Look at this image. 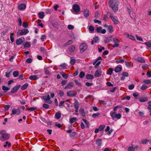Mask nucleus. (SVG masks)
<instances>
[{
	"instance_id": "obj_1",
	"label": "nucleus",
	"mask_w": 151,
	"mask_h": 151,
	"mask_svg": "<svg viewBox=\"0 0 151 151\" xmlns=\"http://www.w3.org/2000/svg\"><path fill=\"white\" fill-rule=\"evenodd\" d=\"M119 1L117 0H113L110 2V7L114 12H116L118 9Z\"/></svg>"
},
{
	"instance_id": "obj_2",
	"label": "nucleus",
	"mask_w": 151,
	"mask_h": 151,
	"mask_svg": "<svg viewBox=\"0 0 151 151\" xmlns=\"http://www.w3.org/2000/svg\"><path fill=\"white\" fill-rule=\"evenodd\" d=\"M0 139L2 141L8 140L10 136L9 134L4 132V131H1L0 132Z\"/></svg>"
},
{
	"instance_id": "obj_3",
	"label": "nucleus",
	"mask_w": 151,
	"mask_h": 151,
	"mask_svg": "<svg viewBox=\"0 0 151 151\" xmlns=\"http://www.w3.org/2000/svg\"><path fill=\"white\" fill-rule=\"evenodd\" d=\"M110 115L113 119L117 118L118 119H120L121 117V114H116L115 112H111Z\"/></svg>"
},
{
	"instance_id": "obj_4",
	"label": "nucleus",
	"mask_w": 151,
	"mask_h": 151,
	"mask_svg": "<svg viewBox=\"0 0 151 151\" xmlns=\"http://www.w3.org/2000/svg\"><path fill=\"white\" fill-rule=\"evenodd\" d=\"M29 31L27 29H24L23 30H19V32L17 33L19 36H21L25 35L28 33Z\"/></svg>"
},
{
	"instance_id": "obj_5",
	"label": "nucleus",
	"mask_w": 151,
	"mask_h": 151,
	"mask_svg": "<svg viewBox=\"0 0 151 151\" xmlns=\"http://www.w3.org/2000/svg\"><path fill=\"white\" fill-rule=\"evenodd\" d=\"M42 98L44 100L45 102L46 103H48L49 104H51L52 103V101L50 100V97L49 95L47 96H42Z\"/></svg>"
},
{
	"instance_id": "obj_6",
	"label": "nucleus",
	"mask_w": 151,
	"mask_h": 151,
	"mask_svg": "<svg viewBox=\"0 0 151 151\" xmlns=\"http://www.w3.org/2000/svg\"><path fill=\"white\" fill-rule=\"evenodd\" d=\"M87 47V45L85 43H83L80 45V52H81L86 50Z\"/></svg>"
},
{
	"instance_id": "obj_7",
	"label": "nucleus",
	"mask_w": 151,
	"mask_h": 151,
	"mask_svg": "<svg viewBox=\"0 0 151 151\" xmlns=\"http://www.w3.org/2000/svg\"><path fill=\"white\" fill-rule=\"evenodd\" d=\"M20 113V111L18 109L13 108L12 111V113L11 114V115H13L17 114L19 115Z\"/></svg>"
},
{
	"instance_id": "obj_8",
	"label": "nucleus",
	"mask_w": 151,
	"mask_h": 151,
	"mask_svg": "<svg viewBox=\"0 0 151 151\" xmlns=\"http://www.w3.org/2000/svg\"><path fill=\"white\" fill-rule=\"evenodd\" d=\"M67 94L68 96L70 97L75 96H76V94L75 91H68L67 92Z\"/></svg>"
},
{
	"instance_id": "obj_9",
	"label": "nucleus",
	"mask_w": 151,
	"mask_h": 151,
	"mask_svg": "<svg viewBox=\"0 0 151 151\" xmlns=\"http://www.w3.org/2000/svg\"><path fill=\"white\" fill-rule=\"evenodd\" d=\"M20 87V85H17L14 87L12 89L11 91V93H14L16 92L19 89Z\"/></svg>"
},
{
	"instance_id": "obj_10",
	"label": "nucleus",
	"mask_w": 151,
	"mask_h": 151,
	"mask_svg": "<svg viewBox=\"0 0 151 151\" xmlns=\"http://www.w3.org/2000/svg\"><path fill=\"white\" fill-rule=\"evenodd\" d=\"M102 27H98L96 29V30L98 32L101 33L102 34H105L106 32V30L105 29H102Z\"/></svg>"
},
{
	"instance_id": "obj_11",
	"label": "nucleus",
	"mask_w": 151,
	"mask_h": 151,
	"mask_svg": "<svg viewBox=\"0 0 151 151\" xmlns=\"http://www.w3.org/2000/svg\"><path fill=\"white\" fill-rule=\"evenodd\" d=\"M73 9L76 12H78L80 11L79 6L78 5H74L73 6Z\"/></svg>"
},
{
	"instance_id": "obj_12",
	"label": "nucleus",
	"mask_w": 151,
	"mask_h": 151,
	"mask_svg": "<svg viewBox=\"0 0 151 151\" xmlns=\"http://www.w3.org/2000/svg\"><path fill=\"white\" fill-rule=\"evenodd\" d=\"M110 17L111 18L112 21L115 24H117L118 23V20L116 19L115 17H114L112 14H110Z\"/></svg>"
},
{
	"instance_id": "obj_13",
	"label": "nucleus",
	"mask_w": 151,
	"mask_h": 151,
	"mask_svg": "<svg viewBox=\"0 0 151 151\" xmlns=\"http://www.w3.org/2000/svg\"><path fill=\"white\" fill-rule=\"evenodd\" d=\"M11 146V143L9 141H6L5 142L4 145V147L6 148L10 147Z\"/></svg>"
},
{
	"instance_id": "obj_14",
	"label": "nucleus",
	"mask_w": 151,
	"mask_h": 151,
	"mask_svg": "<svg viewBox=\"0 0 151 151\" xmlns=\"http://www.w3.org/2000/svg\"><path fill=\"white\" fill-rule=\"evenodd\" d=\"M74 86V84L73 82H71L69 83L68 84L67 86L65 88V89H70L71 88L73 87Z\"/></svg>"
},
{
	"instance_id": "obj_15",
	"label": "nucleus",
	"mask_w": 151,
	"mask_h": 151,
	"mask_svg": "<svg viewBox=\"0 0 151 151\" xmlns=\"http://www.w3.org/2000/svg\"><path fill=\"white\" fill-rule=\"evenodd\" d=\"M135 60L141 63H145V59L141 57H138Z\"/></svg>"
},
{
	"instance_id": "obj_16",
	"label": "nucleus",
	"mask_w": 151,
	"mask_h": 151,
	"mask_svg": "<svg viewBox=\"0 0 151 151\" xmlns=\"http://www.w3.org/2000/svg\"><path fill=\"white\" fill-rule=\"evenodd\" d=\"M23 42V41L21 38H19L16 40V44L17 45H21Z\"/></svg>"
},
{
	"instance_id": "obj_17",
	"label": "nucleus",
	"mask_w": 151,
	"mask_h": 151,
	"mask_svg": "<svg viewBox=\"0 0 151 151\" xmlns=\"http://www.w3.org/2000/svg\"><path fill=\"white\" fill-rule=\"evenodd\" d=\"M104 26L107 27H108V31L110 33H112L113 32V27L111 26H108L107 25H105Z\"/></svg>"
},
{
	"instance_id": "obj_18",
	"label": "nucleus",
	"mask_w": 151,
	"mask_h": 151,
	"mask_svg": "<svg viewBox=\"0 0 151 151\" xmlns=\"http://www.w3.org/2000/svg\"><path fill=\"white\" fill-rule=\"evenodd\" d=\"M101 72L100 71L97 70L96 71L94 74L95 77H98L101 76Z\"/></svg>"
},
{
	"instance_id": "obj_19",
	"label": "nucleus",
	"mask_w": 151,
	"mask_h": 151,
	"mask_svg": "<svg viewBox=\"0 0 151 151\" xmlns=\"http://www.w3.org/2000/svg\"><path fill=\"white\" fill-rule=\"evenodd\" d=\"M26 8V5L24 4H21L19 6V9L20 10H23Z\"/></svg>"
},
{
	"instance_id": "obj_20",
	"label": "nucleus",
	"mask_w": 151,
	"mask_h": 151,
	"mask_svg": "<svg viewBox=\"0 0 151 151\" xmlns=\"http://www.w3.org/2000/svg\"><path fill=\"white\" fill-rule=\"evenodd\" d=\"M122 67L120 66H116L114 69V71L116 73L119 72L120 71L122 70Z\"/></svg>"
},
{
	"instance_id": "obj_21",
	"label": "nucleus",
	"mask_w": 151,
	"mask_h": 151,
	"mask_svg": "<svg viewBox=\"0 0 151 151\" xmlns=\"http://www.w3.org/2000/svg\"><path fill=\"white\" fill-rule=\"evenodd\" d=\"M75 49V47L74 45L70 46L68 48V49L70 52H73Z\"/></svg>"
},
{
	"instance_id": "obj_22",
	"label": "nucleus",
	"mask_w": 151,
	"mask_h": 151,
	"mask_svg": "<svg viewBox=\"0 0 151 151\" xmlns=\"http://www.w3.org/2000/svg\"><path fill=\"white\" fill-rule=\"evenodd\" d=\"M29 78L32 80H36L38 79V77L37 75H32L29 77Z\"/></svg>"
},
{
	"instance_id": "obj_23",
	"label": "nucleus",
	"mask_w": 151,
	"mask_h": 151,
	"mask_svg": "<svg viewBox=\"0 0 151 151\" xmlns=\"http://www.w3.org/2000/svg\"><path fill=\"white\" fill-rule=\"evenodd\" d=\"M127 37H128L130 39L135 40V37L133 36V35L129 34H127Z\"/></svg>"
},
{
	"instance_id": "obj_24",
	"label": "nucleus",
	"mask_w": 151,
	"mask_h": 151,
	"mask_svg": "<svg viewBox=\"0 0 151 151\" xmlns=\"http://www.w3.org/2000/svg\"><path fill=\"white\" fill-rule=\"evenodd\" d=\"M148 100V99L146 97H142L139 98V101L140 102H143L147 101Z\"/></svg>"
},
{
	"instance_id": "obj_25",
	"label": "nucleus",
	"mask_w": 151,
	"mask_h": 151,
	"mask_svg": "<svg viewBox=\"0 0 151 151\" xmlns=\"http://www.w3.org/2000/svg\"><path fill=\"white\" fill-rule=\"evenodd\" d=\"M96 143L98 146H100L102 143V139H97L96 141Z\"/></svg>"
},
{
	"instance_id": "obj_26",
	"label": "nucleus",
	"mask_w": 151,
	"mask_h": 151,
	"mask_svg": "<svg viewBox=\"0 0 151 151\" xmlns=\"http://www.w3.org/2000/svg\"><path fill=\"white\" fill-rule=\"evenodd\" d=\"M83 14L84 17H87L89 15V11L88 10L86 9L84 11Z\"/></svg>"
},
{
	"instance_id": "obj_27",
	"label": "nucleus",
	"mask_w": 151,
	"mask_h": 151,
	"mask_svg": "<svg viewBox=\"0 0 151 151\" xmlns=\"http://www.w3.org/2000/svg\"><path fill=\"white\" fill-rule=\"evenodd\" d=\"M60 74H61L63 78L65 79H67L68 78V74H65V73L63 72H61Z\"/></svg>"
},
{
	"instance_id": "obj_28",
	"label": "nucleus",
	"mask_w": 151,
	"mask_h": 151,
	"mask_svg": "<svg viewBox=\"0 0 151 151\" xmlns=\"http://www.w3.org/2000/svg\"><path fill=\"white\" fill-rule=\"evenodd\" d=\"M79 111L82 114V116H85L86 115V113L84 111L83 109H79Z\"/></svg>"
},
{
	"instance_id": "obj_29",
	"label": "nucleus",
	"mask_w": 151,
	"mask_h": 151,
	"mask_svg": "<svg viewBox=\"0 0 151 151\" xmlns=\"http://www.w3.org/2000/svg\"><path fill=\"white\" fill-rule=\"evenodd\" d=\"M86 77V78L88 79H93L94 78L93 76L91 74H87Z\"/></svg>"
},
{
	"instance_id": "obj_30",
	"label": "nucleus",
	"mask_w": 151,
	"mask_h": 151,
	"mask_svg": "<svg viewBox=\"0 0 151 151\" xmlns=\"http://www.w3.org/2000/svg\"><path fill=\"white\" fill-rule=\"evenodd\" d=\"M38 15L39 16V18L41 19H43L44 16V12H39L38 13Z\"/></svg>"
},
{
	"instance_id": "obj_31",
	"label": "nucleus",
	"mask_w": 151,
	"mask_h": 151,
	"mask_svg": "<svg viewBox=\"0 0 151 151\" xmlns=\"http://www.w3.org/2000/svg\"><path fill=\"white\" fill-rule=\"evenodd\" d=\"M13 75L14 77H17L19 76V72L18 71H14L13 73Z\"/></svg>"
},
{
	"instance_id": "obj_32",
	"label": "nucleus",
	"mask_w": 151,
	"mask_h": 151,
	"mask_svg": "<svg viewBox=\"0 0 151 151\" xmlns=\"http://www.w3.org/2000/svg\"><path fill=\"white\" fill-rule=\"evenodd\" d=\"M55 116L57 119H59L61 117V114L59 112H57L55 114Z\"/></svg>"
},
{
	"instance_id": "obj_33",
	"label": "nucleus",
	"mask_w": 151,
	"mask_h": 151,
	"mask_svg": "<svg viewBox=\"0 0 151 151\" xmlns=\"http://www.w3.org/2000/svg\"><path fill=\"white\" fill-rule=\"evenodd\" d=\"M44 71L46 75H50L51 74L50 71L47 69H45Z\"/></svg>"
},
{
	"instance_id": "obj_34",
	"label": "nucleus",
	"mask_w": 151,
	"mask_h": 151,
	"mask_svg": "<svg viewBox=\"0 0 151 151\" xmlns=\"http://www.w3.org/2000/svg\"><path fill=\"white\" fill-rule=\"evenodd\" d=\"M73 43V41L72 40H69L65 43V46H66L68 45L72 44Z\"/></svg>"
},
{
	"instance_id": "obj_35",
	"label": "nucleus",
	"mask_w": 151,
	"mask_h": 151,
	"mask_svg": "<svg viewBox=\"0 0 151 151\" xmlns=\"http://www.w3.org/2000/svg\"><path fill=\"white\" fill-rule=\"evenodd\" d=\"M26 110H28L29 111H35L37 110V108H34L33 107H31L29 108H26Z\"/></svg>"
},
{
	"instance_id": "obj_36",
	"label": "nucleus",
	"mask_w": 151,
	"mask_h": 151,
	"mask_svg": "<svg viewBox=\"0 0 151 151\" xmlns=\"http://www.w3.org/2000/svg\"><path fill=\"white\" fill-rule=\"evenodd\" d=\"M28 84L27 83H26L24 84L22 87V90H24L26 89L28 87Z\"/></svg>"
},
{
	"instance_id": "obj_37",
	"label": "nucleus",
	"mask_w": 151,
	"mask_h": 151,
	"mask_svg": "<svg viewBox=\"0 0 151 151\" xmlns=\"http://www.w3.org/2000/svg\"><path fill=\"white\" fill-rule=\"evenodd\" d=\"M105 127V126L104 125H101L99 129V131H101L103 130Z\"/></svg>"
},
{
	"instance_id": "obj_38",
	"label": "nucleus",
	"mask_w": 151,
	"mask_h": 151,
	"mask_svg": "<svg viewBox=\"0 0 151 151\" xmlns=\"http://www.w3.org/2000/svg\"><path fill=\"white\" fill-rule=\"evenodd\" d=\"M143 82L146 84H149L151 83V81L149 79H146L143 81Z\"/></svg>"
},
{
	"instance_id": "obj_39",
	"label": "nucleus",
	"mask_w": 151,
	"mask_h": 151,
	"mask_svg": "<svg viewBox=\"0 0 151 151\" xmlns=\"http://www.w3.org/2000/svg\"><path fill=\"white\" fill-rule=\"evenodd\" d=\"M82 120L87 125V127H89V126H90V124L89 123V122L87 121L86 120L84 119H83Z\"/></svg>"
},
{
	"instance_id": "obj_40",
	"label": "nucleus",
	"mask_w": 151,
	"mask_h": 151,
	"mask_svg": "<svg viewBox=\"0 0 151 151\" xmlns=\"http://www.w3.org/2000/svg\"><path fill=\"white\" fill-rule=\"evenodd\" d=\"M77 120V118L76 117H73L70 120V122L71 123H73Z\"/></svg>"
},
{
	"instance_id": "obj_41",
	"label": "nucleus",
	"mask_w": 151,
	"mask_h": 151,
	"mask_svg": "<svg viewBox=\"0 0 151 151\" xmlns=\"http://www.w3.org/2000/svg\"><path fill=\"white\" fill-rule=\"evenodd\" d=\"M76 134L75 132H73L70 134V137H74L76 136Z\"/></svg>"
},
{
	"instance_id": "obj_42",
	"label": "nucleus",
	"mask_w": 151,
	"mask_h": 151,
	"mask_svg": "<svg viewBox=\"0 0 151 151\" xmlns=\"http://www.w3.org/2000/svg\"><path fill=\"white\" fill-rule=\"evenodd\" d=\"M76 62V60L75 59L72 58H71V60L70 61V64L71 65H73Z\"/></svg>"
},
{
	"instance_id": "obj_43",
	"label": "nucleus",
	"mask_w": 151,
	"mask_h": 151,
	"mask_svg": "<svg viewBox=\"0 0 151 151\" xmlns=\"http://www.w3.org/2000/svg\"><path fill=\"white\" fill-rule=\"evenodd\" d=\"M85 75V73L83 71H81L79 75V77L81 78H82Z\"/></svg>"
},
{
	"instance_id": "obj_44",
	"label": "nucleus",
	"mask_w": 151,
	"mask_h": 151,
	"mask_svg": "<svg viewBox=\"0 0 151 151\" xmlns=\"http://www.w3.org/2000/svg\"><path fill=\"white\" fill-rule=\"evenodd\" d=\"M14 35V34L13 33H11L10 35V40L12 42H13L14 41V38L13 37Z\"/></svg>"
},
{
	"instance_id": "obj_45",
	"label": "nucleus",
	"mask_w": 151,
	"mask_h": 151,
	"mask_svg": "<svg viewBox=\"0 0 151 151\" xmlns=\"http://www.w3.org/2000/svg\"><path fill=\"white\" fill-rule=\"evenodd\" d=\"M11 105H5L4 106V108H5V111H7L8 110L9 108L11 107Z\"/></svg>"
},
{
	"instance_id": "obj_46",
	"label": "nucleus",
	"mask_w": 151,
	"mask_h": 151,
	"mask_svg": "<svg viewBox=\"0 0 151 151\" xmlns=\"http://www.w3.org/2000/svg\"><path fill=\"white\" fill-rule=\"evenodd\" d=\"M31 45L29 43L27 42L24 44V47H30Z\"/></svg>"
},
{
	"instance_id": "obj_47",
	"label": "nucleus",
	"mask_w": 151,
	"mask_h": 151,
	"mask_svg": "<svg viewBox=\"0 0 151 151\" xmlns=\"http://www.w3.org/2000/svg\"><path fill=\"white\" fill-rule=\"evenodd\" d=\"M124 60L122 59H119L116 61V62L117 63H120L124 62Z\"/></svg>"
},
{
	"instance_id": "obj_48",
	"label": "nucleus",
	"mask_w": 151,
	"mask_h": 151,
	"mask_svg": "<svg viewBox=\"0 0 151 151\" xmlns=\"http://www.w3.org/2000/svg\"><path fill=\"white\" fill-rule=\"evenodd\" d=\"M2 89L3 90L5 91H8L9 90V88L5 86H2Z\"/></svg>"
},
{
	"instance_id": "obj_49",
	"label": "nucleus",
	"mask_w": 151,
	"mask_h": 151,
	"mask_svg": "<svg viewBox=\"0 0 151 151\" xmlns=\"http://www.w3.org/2000/svg\"><path fill=\"white\" fill-rule=\"evenodd\" d=\"M79 104L78 102H76L74 103V107L75 109L79 108Z\"/></svg>"
},
{
	"instance_id": "obj_50",
	"label": "nucleus",
	"mask_w": 151,
	"mask_h": 151,
	"mask_svg": "<svg viewBox=\"0 0 151 151\" xmlns=\"http://www.w3.org/2000/svg\"><path fill=\"white\" fill-rule=\"evenodd\" d=\"M43 107L45 109H48L49 107V106L46 104H43Z\"/></svg>"
},
{
	"instance_id": "obj_51",
	"label": "nucleus",
	"mask_w": 151,
	"mask_h": 151,
	"mask_svg": "<svg viewBox=\"0 0 151 151\" xmlns=\"http://www.w3.org/2000/svg\"><path fill=\"white\" fill-rule=\"evenodd\" d=\"M147 88V86L144 85L142 86L141 87V89L142 90H146Z\"/></svg>"
},
{
	"instance_id": "obj_52",
	"label": "nucleus",
	"mask_w": 151,
	"mask_h": 151,
	"mask_svg": "<svg viewBox=\"0 0 151 151\" xmlns=\"http://www.w3.org/2000/svg\"><path fill=\"white\" fill-rule=\"evenodd\" d=\"M135 150V148L133 147H130L128 148V151H134Z\"/></svg>"
},
{
	"instance_id": "obj_53",
	"label": "nucleus",
	"mask_w": 151,
	"mask_h": 151,
	"mask_svg": "<svg viewBox=\"0 0 151 151\" xmlns=\"http://www.w3.org/2000/svg\"><path fill=\"white\" fill-rule=\"evenodd\" d=\"M88 29L90 31L93 32L94 30V28L93 26L90 25Z\"/></svg>"
},
{
	"instance_id": "obj_54",
	"label": "nucleus",
	"mask_w": 151,
	"mask_h": 151,
	"mask_svg": "<svg viewBox=\"0 0 151 151\" xmlns=\"http://www.w3.org/2000/svg\"><path fill=\"white\" fill-rule=\"evenodd\" d=\"M144 44L149 47H151V42H145Z\"/></svg>"
},
{
	"instance_id": "obj_55",
	"label": "nucleus",
	"mask_w": 151,
	"mask_h": 151,
	"mask_svg": "<svg viewBox=\"0 0 151 151\" xmlns=\"http://www.w3.org/2000/svg\"><path fill=\"white\" fill-rule=\"evenodd\" d=\"M134 87V86L133 84H131L129 85L128 86V88L129 89L132 90L133 89Z\"/></svg>"
},
{
	"instance_id": "obj_56",
	"label": "nucleus",
	"mask_w": 151,
	"mask_h": 151,
	"mask_svg": "<svg viewBox=\"0 0 151 151\" xmlns=\"http://www.w3.org/2000/svg\"><path fill=\"white\" fill-rule=\"evenodd\" d=\"M148 141H149V140H147L146 139H144L141 142L142 144H146V142Z\"/></svg>"
},
{
	"instance_id": "obj_57",
	"label": "nucleus",
	"mask_w": 151,
	"mask_h": 151,
	"mask_svg": "<svg viewBox=\"0 0 151 151\" xmlns=\"http://www.w3.org/2000/svg\"><path fill=\"white\" fill-rule=\"evenodd\" d=\"M94 40L95 43H98L99 42V38L98 37H95L93 38Z\"/></svg>"
},
{
	"instance_id": "obj_58",
	"label": "nucleus",
	"mask_w": 151,
	"mask_h": 151,
	"mask_svg": "<svg viewBox=\"0 0 151 151\" xmlns=\"http://www.w3.org/2000/svg\"><path fill=\"white\" fill-rule=\"evenodd\" d=\"M65 102V101H61L59 103V106L60 108H62L63 107V105Z\"/></svg>"
},
{
	"instance_id": "obj_59",
	"label": "nucleus",
	"mask_w": 151,
	"mask_h": 151,
	"mask_svg": "<svg viewBox=\"0 0 151 151\" xmlns=\"http://www.w3.org/2000/svg\"><path fill=\"white\" fill-rule=\"evenodd\" d=\"M32 61V59L31 58H28L26 60V62L28 63H31Z\"/></svg>"
},
{
	"instance_id": "obj_60",
	"label": "nucleus",
	"mask_w": 151,
	"mask_h": 151,
	"mask_svg": "<svg viewBox=\"0 0 151 151\" xmlns=\"http://www.w3.org/2000/svg\"><path fill=\"white\" fill-rule=\"evenodd\" d=\"M113 69L112 68H110L108 70V72H109V74L111 75L113 73Z\"/></svg>"
},
{
	"instance_id": "obj_61",
	"label": "nucleus",
	"mask_w": 151,
	"mask_h": 151,
	"mask_svg": "<svg viewBox=\"0 0 151 151\" xmlns=\"http://www.w3.org/2000/svg\"><path fill=\"white\" fill-rule=\"evenodd\" d=\"M149 104L147 107V108L148 110L151 109V101H149L148 102Z\"/></svg>"
},
{
	"instance_id": "obj_62",
	"label": "nucleus",
	"mask_w": 151,
	"mask_h": 151,
	"mask_svg": "<svg viewBox=\"0 0 151 151\" xmlns=\"http://www.w3.org/2000/svg\"><path fill=\"white\" fill-rule=\"evenodd\" d=\"M122 76L125 77H127L129 75L127 73V72H123L122 74Z\"/></svg>"
},
{
	"instance_id": "obj_63",
	"label": "nucleus",
	"mask_w": 151,
	"mask_h": 151,
	"mask_svg": "<svg viewBox=\"0 0 151 151\" xmlns=\"http://www.w3.org/2000/svg\"><path fill=\"white\" fill-rule=\"evenodd\" d=\"M75 82L76 85L79 86H81V83L79 82L77 80H75Z\"/></svg>"
},
{
	"instance_id": "obj_64",
	"label": "nucleus",
	"mask_w": 151,
	"mask_h": 151,
	"mask_svg": "<svg viewBox=\"0 0 151 151\" xmlns=\"http://www.w3.org/2000/svg\"><path fill=\"white\" fill-rule=\"evenodd\" d=\"M132 95L135 98L137 99L139 95V93H133Z\"/></svg>"
}]
</instances>
